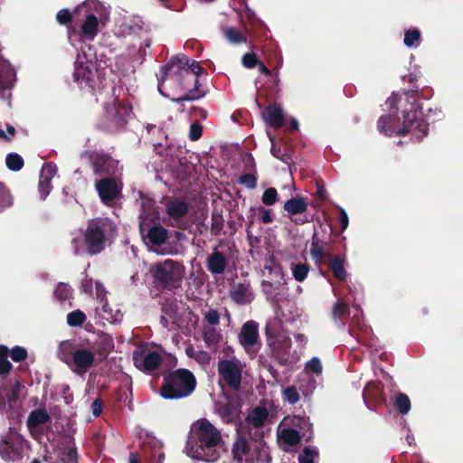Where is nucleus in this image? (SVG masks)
Returning <instances> with one entry per match:
<instances>
[{
	"label": "nucleus",
	"instance_id": "obj_31",
	"mask_svg": "<svg viewBox=\"0 0 463 463\" xmlns=\"http://www.w3.org/2000/svg\"><path fill=\"white\" fill-rule=\"evenodd\" d=\"M146 237L152 245L161 246L165 243L168 232L162 225H154L147 229Z\"/></svg>",
	"mask_w": 463,
	"mask_h": 463
},
{
	"label": "nucleus",
	"instance_id": "obj_34",
	"mask_svg": "<svg viewBox=\"0 0 463 463\" xmlns=\"http://www.w3.org/2000/svg\"><path fill=\"white\" fill-rule=\"evenodd\" d=\"M268 414V410L265 407L258 406L249 412L247 420L255 428H260L264 425Z\"/></svg>",
	"mask_w": 463,
	"mask_h": 463
},
{
	"label": "nucleus",
	"instance_id": "obj_51",
	"mask_svg": "<svg viewBox=\"0 0 463 463\" xmlns=\"http://www.w3.org/2000/svg\"><path fill=\"white\" fill-rule=\"evenodd\" d=\"M10 356L14 362L20 363L27 358L28 353L24 347L15 345L10 350Z\"/></svg>",
	"mask_w": 463,
	"mask_h": 463
},
{
	"label": "nucleus",
	"instance_id": "obj_62",
	"mask_svg": "<svg viewBox=\"0 0 463 463\" xmlns=\"http://www.w3.org/2000/svg\"><path fill=\"white\" fill-rule=\"evenodd\" d=\"M204 319L212 326H216L220 323V315L215 309H210L204 317Z\"/></svg>",
	"mask_w": 463,
	"mask_h": 463
},
{
	"label": "nucleus",
	"instance_id": "obj_49",
	"mask_svg": "<svg viewBox=\"0 0 463 463\" xmlns=\"http://www.w3.org/2000/svg\"><path fill=\"white\" fill-rule=\"evenodd\" d=\"M13 203V198L5 186L0 183V212Z\"/></svg>",
	"mask_w": 463,
	"mask_h": 463
},
{
	"label": "nucleus",
	"instance_id": "obj_18",
	"mask_svg": "<svg viewBox=\"0 0 463 463\" xmlns=\"http://www.w3.org/2000/svg\"><path fill=\"white\" fill-rule=\"evenodd\" d=\"M239 341L247 352L255 345L260 347L259 324L254 320L244 323L239 334Z\"/></svg>",
	"mask_w": 463,
	"mask_h": 463
},
{
	"label": "nucleus",
	"instance_id": "obj_30",
	"mask_svg": "<svg viewBox=\"0 0 463 463\" xmlns=\"http://www.w3.org/2000/svg\"><path fill=\"white\" fill-rule=\"evenodd\" d=\"M250 451V446L246 437L239 435L232 448V454L234 460L242 463L243 457Z\"/></svg>",
	"mask_w": 463,
	"mask_h": 463
},
{
	"label": "nucleus",
	"instance_id": "obj_22",
	"mask_svg": "<svg viewBox=\"0 0 463 463\" xmlns=\"http://www.w3.org/2000/svg\"><path fill=\"white\" fill-rule=\"evenodd\" d=\"M265 122L273 128H280L285 125V117L280 105L269 104L262 112Z\"/></svg>",
	"mask_w": 463,
	"mask_h": 463
},
{
	"label": "nucleus",
	"instance_id": "obj_57",
	"mask_svg": "<svg viewBox=\"0 0 463 463\" xmlns=\"http://www.w3.org/2000/svg\"><path fill=\"white\" fill-rule=\"evenodd\" d=\"M203 135V126L199 123H193L189 129V138L192 141H196L201 138Z\"/></svg>",
	"mask_w": 463,
	"mask_h": 463
},
{
	"label": "nucleus",
	"instance_id": "obj_28",
	"mask_svg": "<svg viewBox=\"0 0 463 463\" xmlns=\"http://www.w3.org/2000/svg\"><path fill=\"white\" fill-rule=\"evenodd\" d=\"M81 36L88 41H93L98 35L99 32V20L93 14H89L80 29Z\"/></svg>",
	"mask_w": 463,
	"mask_h": 463
},
{
	"label": "nucleus",
	"instance_id": "obj_37",
	"mask_svg": "<svg viewBox=\"0 0 463 463\" xmlns=\"http://www.w3.org/2000/svg\"><path fill=\"white\" fill-rule=\"evenodd\" d=\"M24 386L20 382H15L14 384L12 386L10 392L6 395V406L13 410L16 408L19 398H20V392L22 389H24Z\"/></svg>",
	"mask_w": 463,
	"mask_h": 463
},
{
	"label": "nucleus",
	"instance_id": "obj_14",
	"mask_svg": "<svg viewBox=\"0 0 463 463\" xmlns=\"http://www.w3.org/2000/svg\"><path fill=\"white\" fill-rule=\"evenodd\" d=\"M71 358L69 367L79 374L86 373L96 364V356L84 340Z\"/></svg>",
	"mask_w": 463,
	"mask_h": 463
},
{
	"label": "nucleus",
	"instance_id": "obj_15",
	"mask_svg": "<svg viewBox=\"0 0 463 463\" xmlns=\"http://www.w3.org/2000/svg\"><path fill=\"white\" fill-rule=\"evenodd\" d=\"M363 399L370 410H377L386 404L383 384L381 382L368 383L363 391Z\"/></svg>",
	"mask_w": 463,
	"mask_h": 463
},
{
	"label": "nucleus",
	"instance_id": "obj_38",
	"mask_svg": "<svg viewBox=\"0 0 463 463\" xmlns=\"http://www.w3.org/2000/svg\"><path fill=\"white\" fill-rule=\"evenodd\" d=\"M280 324L278 321H269L265 326V335L267 344L279 339L280 336L285 335L280 333Z\"/></svg>",
	"mask_w": 463,
	"mask_h": 463
},
{
	"label": "nucleus",
	"instance_id": "obj_44",
	"mask_svg": "<svg viewBox=\"0 0 463 463\" xmlns=\"http://www.w3.org/2000/svg\"><path fill=\"white\" fill-rule=\"evenodd\" d=\"M87 319L85 313L80 309L70 312L67 315V323L70 326H81Z\"/></svg>",
	"mask_w": 463,
	"mask_h": 463
},
{
	"label": "nucleus",
	"instance_id": "obj_12",
	"mask_svg": "<svg viewBox=\"0 0 463 463\" xmlns=\"http://www.w3.org/2000/svg\"><path fill=\"white\" fill-rule=\"evenodd\" d=\"M95 187L100 201L108 206L112 205L122 193V184L117 182L115 177L101 178L96 182Z\"/></svg>",
	"mask_w": 463,
	"mask_h": 463
},
{
	"label": "nucleus",
	"instance_id": "obj_60",
	"mask_svg": "<svg viewBox=\"0 0 463 463\" xmlns=\"http://www.w3.org/2000/svg\"><path fill=\"white\" fill-rule=\"evenodd\" d=\"M257 211L260 214V220L264 224H269L273 222L272 211L270 209L260 206L257 208Z\"/></svg>",
	"mask_w": 463,
	"mask_h": 463
},
{
	"label": "nucleus",
	"instance_id": "obj_9",
	"mask_svg": "<svg viewBox=\"0 0 463 463\" xmlns=\"http://www.w3.org/2000/svg\"><path fill=\"white\" fill-rule=\"evenodd\" d=\"M162 361L163 356L156 351L141 349L133 352L134 365L147 374H153L159 368Z\"/></svg>",
	"mask_w": 463,
	"mask_h": 463
},
{
	"label": "nucleus",
	"instance_id": "obj_3",
	"mask_svg": "<svg viewBox=\"0 0 463 463\" xmlns=\"http://www.w3.org/2000/svg\"><path fill=\"white\" fill-rule=\"evenodd\" d=\"M191 450L198 460L214 462L219 458L216 447L222 441L220 430L207 419L194 424Z\"/></svg>",
	"mask_w": 463,
	"mask_h": 463
},
{
	"label": "nucleus",
	"instance_id": "obj_25",
	"mask_svg": "<svg viewBox=\"0 0 463 463\" xmlns=\"http://www.w3.org/2000/svg\"><path fill=\"white\" fill-rule=\"evenodd\" d=\"M206 267L208 271L214 275H222L227 267V258L222 251L214 250L206 260Z\"/></svg>",
	"mask_w": 463,
	"mask_h": 463
},
{
	"label": "nucleus",
	"instance_id": "obj_46",
	"mask_svg": "<svg viewBox=\"0 0 463 463\" xmlns=\"http://www.w3.org/2000/svg\"><path fill=\"white\" fill-rule=\"evenodd\" d=\"M309 272V265L307 263L293 264L292 274L293 278L299 282H302L307 277Z\"/></svg>",
	"mask_w": 463,
	"mask_h": 463
},
{
	"label": "nucleus",
	"instance_id": "obj_24",
	"mask_svg": "<svg viewBox=\"0 0 463 463\" xmlns=\"http://www.w3.org/2000/svg\"><path fill=\"white\" fill-rule=\"evenodd\" d=\"M230 298L234 303L244 306L251 303L254 295L249 283H239L230 290Z\"/></svg>",
	"mask_w": 463,
	"mask_h": 463
},
{
	"label": "nucleus",
	"instance_id": "obj_53",
	"mask_svg": "<svg viewBox=\"0 0 463 463\" xmlns=\"http://www.w3.org/2000/svg\"><path fill=\"white\" fill-rule=\"evenodd\" d=\"M420 39V32L418 29L406 30L404 33L403 43L406 46L411 47Z\"/></svg>",
	"mask_w": 463,
	"mask_h": 463
},
{
	"label": "nucleus",
	"instance_id": "obj_4",
	"mask_svg": "<svg viewBox=\"0 0 463 463\" xmlns=\"http://www.w3.org/2000/svg\"><path fill=\"white\" fill-rule=\"evenodd\" d=\"M117 232L116 223L109 217H95L87 221L83 243L89 255L101 253Z\"/></svg>",
	"mask_w": 463,
	"mask_h": 463
},
{
	"label": "nucleus",
	"instance_id": "obj_5",
	"mask_svg": "<svg viewBox=\"0 0 463 463\" xmlns=\"http://www.w3.org/2000/svg\"><path fill=\"white\" fill-rule=\"evenodd\" d=\"M150 273L157 288L175 293L182 286L185 267L182 262L166 259L153 264Z\"/></svg>",
	"mask_w": 463,
	"mask_h": 463
},
{
	"label": "nucleus",
	"instance_id": "obj_20",
	"mask_svg": "<svg viewBox=\"0 0 463 463\" xmlns=\"http://www.w3.org/2000/svg\"><path fill=\"white\" fill-rule=\"evenodd\" d=\"M57 173V166L54 163L49 162L43 165L39 176L38 189L42 200L49 195L52 186V180Z\"/></svg>",
	"mask_w": 463,
	"mask_h": 463
},
{
	"label": "nucleus",
	"instance_id": "obj_10",
	"mask_svg": "<svg viewBox=\"0 0 463 463\" xmlns=\"http://www.w3.org/2000/svg\"><path fill=\"white\" fill-rule=\"evenodd\" d=\"M215 409L222 422L233 423L240 419L241 400L238 395H228L225 402H216Z\"/></svg>",
	"mask_w": 463,
	"mask_h": 463
},
{
	"label": "nucleus",
	"instance_id": "obj_23",
	"mask_svg": "<svg viewBox=\"0 0 463 463\" xmlns=\"http://www.w3.org/2000/svg\"><path fill=\"white\" fill-rule=\"evenodd\" d=\"M16 72L8 61L0 59V94L14 88Z\"/></svg>",
	"mask_w": 463,
	"mask_h": 463
},
{
	"label": "nucleus",
	"instance_id": "obj_35",
	"mask_svg": "<svg viewBox=\"0 0 463 463\" xmlns=\"http://www.w3.org/2000/svg\"><path fill=\"white\" fill-rule=\"evenodd\" d=\"M279 438L284 444L290 447L297 446L301 440L299 431L292 428L283 429L280 431Z\"/></svg>",
	"mask_w": 463,
	"mask_h": 463
},
{
	"label": "nucleus",
	"instance_id": "obj_61",
	"mask_svg": "<svg viewBox=\"0 0 463 463\" xmlns=\"http://www.w3.org/2000/svg\"><path fill=\"white\" fill-rule=\"evenodd\" d=\"M13 369V364L8 359L0 360V376L6 378Z\"/></svg>",
	"mask_w": 463,
	"mask_h": 463
},
{
	"label": "nucleus",
	"instance_id": "obj_11",
	"mask_svg": "<svg viewBox=\"0 0 463 463\" xmlns=\"http://www.w3.org/2000/svg\"><path fill=\"white\" fill-rule=\"evenodd\" d=\"M308 204L307 198L296 196L284 203L283 210L290 216L291 222L296 225H303L312 221V218L306 213Z\"/></svg>",
	"mask_w": 463,
	"mask_h": 463
},
{
	"label": "nucleus",
	"instance_id": "obj_27",
	"mask_svg": "<svg viewBox=\"0 0 463 463\" xmlns=\"http://www.w3.org/2000/svg\"><path fill=\"white\" fill-rule=\"evenodd\" d=\"M83 340L78 341L75 339L61 341L59 345V359L68 366H71V361L72 359L71 357L75 354V352L78 350Z\"/></svg>",
	"mask_w": 463,
	"mask_h": 463
},
{
	"label": "nucleus",
	"instance_id": "obj_26",
	"mask_svg": "<svg viewBox=\"0 0 463 463\" xmlns=\"http://www.w3.org/2000/svg\"><path fill=\"white\" fill-rule=\"evenodd\" d=\"M334 277L340 281L346 280L347 271L345 269V256L343 254L332 255L326 258V262Z\"/></svg>",
	"mask_w": 463,
	"mask_h": 463
},
{
	"label": "nucleus",
	"instance_id": "obj_2",
	"mask_svg": "<svg viewBox=\"0 0 463 463\" xmlns=\"http://www.w3.org/2000/svg\"><path fill=\"white\" fill-rule=\"evenodd\" d=\"M416 92L417 90L404 91L410 108L403 110L402 127H399V118L395 114L383 115L377 121V128L381 133L389 137L413 133L418 139H421L428 134L429 123L424 118L422 108L417 101Z\"/></svg>",
	"mask_w": 463,
	"mask_h": 463
},
{
	"label": "nucleus",
	"instance_id": "obj_6",
	"mask_svg": "<svg viewBox=\"0 0 463 463\" xmlns=\"http://www.w3.org/2000/svg\"><path fill=\"white\" fill-rule=\"evenodd\" d=\"M196 387V379L188 369L179 368L165 374L160 395L165 400H178L190 396Z\"/></svg>",
	"mask_w": 463,
	"mask_h": 463
},
{
	"label": "nucleus",
	"instance_id": "obj_29",
	"mask_svg": "<svg viewBox=\"0 0 463 463\" xmlns=\"http://www.w3.org/2000/svg\"><path fill=\"white\" fill-rule=\"evenodd\" d=\"M166 213L174 220L184 217L189 210V204L180 199H172L165 204Z\"/></svg>",
	"mask_w": 463,
	"mask_h": 463
},
{
	"label": "nucleus",
	"instance_id": "obj_7",
	"mask_svg": "<svg viewBox=\"0 0 463 463\" xmlns=\"http://www.w3.org/2000/svg\"><path fill=\"white\" fill-rule=\"evenodd\" d=\"M104 110L102 128L110 134L124 130L129 118L134 115L131 103L118 99L111 103H106Z\"/></svg>",
	"mask_w": 463,
	"mask_h": 463
},
{
	"label": "nucleus",
	"instance_id": "obj_63",
	"mask_svg": "<svg viewBox=\"0 0 463 463\" xmlns=\"http://www.w3.org/2000/svg\"><path fill=\"white\" fill-rule=\"evenodd\" d=\"M314 195L322 203L327 199L326 190L323 184L317 182V190Z\"/></svg>",
	"mask_w": 463,
	"mask_h": 463
},
{
	"label": "nucleus",
	"instance_id": "obj_8",
	"mask_svg": "<svg viewBox=\"0 0 463 463\" xmlns=\"http://www.w3.org/2000/svg\"><path fill=\"white\" fill-rule=\"evenodd\" d=\"M221 379L233 391H238L241 385L242 369L239 362L222 359L217 364Z\"/></svg>",
	"mask_w": 463,
	"mask_h": 463
},
{
	"label": "nucleus",
	"instance_id": "obj_13",
	"mask_svg": "<svg viewBox=\"0 0 463 463\" xmlns=\"http://www.w3.org/2000/svg\"><path fill=\"white\" fill-rule=\"evenodd\" d=\"M93 172L97 175L115 177L118 172V161L109 154L94 153L90 156Z\"/></svg>",
	"mask_w": 463,
	"mask_h": 463
},
{
	"label": "nucleus",
	"instance_id": "obj_59",
	"mask_svg": "<svg viewBox=\"0 0 463 463\" xmlns=\"http://www.w3.org/2000/svg\"><path fill=\"white\" fill-rule=\"evenodd\" d=\"M14 451V445L9 441L3 439L0 443V454L3 458H10Z\"/></svg>",
	"mask_w": 463,
	"mask_h": 463
},
{
	"label": "nucleus",
	"instance_id": "obj_52",
	"mask_svg": "<svg viewBox=\"0 0 463 463\" xmlns=\"http://www.w3.org/2000/svg\"><path fill=\"white\" fill-rule=\"evenodd\" d=\"M283 397L289 404H296L299 401V393L296 386L291 385L283 391Z\"/></svg>",
	"mask_w": 463,
	"mask_h": 463
},
{
	"label": "nucleus",
	"instance_id": "obj_41",
	"mask_svg": "<svg viewBox=\"0 0 463 463\" xmlns=\"http://www.w3.org/2000/svg\"><path fill=\"white\" fill-rule=\"evenodd\" d=\"M5 164L9 170L17 172L23 168L24 161L19 154L13 152L7 154L5 157Z\"/></svg>",
	"mask_w": 463,
	"mask_h": 463
},
{
	"label": "nucleus",
	"instance_id": "obj_19",
	"mask_svg": "<svg viewBox=\"0 0 463 463\" xmlns=\"http://www.w3.org/2000/svg\"><path fill=\"white\" fill-rule=\"evenodd\" d=\"M328 242L320 239L315 231L311 238L310 255L318 269L326 262V258L331 257V253L326 250Z\"/></svg>",
	"mask_w": 463,
	"mask_h": 463
},
{
	"label": "nucleus",
	"instance_id": "obj_17",
	"mask_svg": "<svg viewBox=\"0 0 463 463\" xmlns=\"http://www.w3.org/2000/svg\"><path fill=\"white\" fill-rule=\"evenodd\" d=\"M267 345L270 349L272 357L279 363V364L286 365L288 363L292 345L289 336H280L279 339Z\"/></svg>",
	"mask_w": 463,
	"mask_h": 463
},
{
	"label": "nucleus",
	"instance_id": "obj_42",
	"mask_svg": "<svg viewBox=\"0 0 463 463\" xmlns=\"http://www.w3.org/2000/svg\"><path fill=\"white\" fill-rule=\"evenodd\" d=\"M223 33L226 40L231 43L240 44L247 42L246 37L243 36V34L239 30L233 27H227Z\"/></svg>",
	"mask_w": 463,
	"mask_h": 463
},
{
	"label": "nucleus",
	"instance_id": "obj_36",
	"mask_svg": "<svg viewBox=\"0 0 463 463\" xmlns=\"http://www.w3.org/2000/svg\"><path fill=\"white\" fill-rule=\"evenodd\" d=\"M203 338L208 348L215 350L222 340V334L215 327H210L204 330Z\"/></svg>",
	"mask_w": 463,
	"mask_h": 463
},
{
	"label": "nucleus",
	"instance_id": "obj_50",
	"mask_svg": "<svg viewBox=\"0 0 463 463\" xmlns=\"http://www.w3.org/2000/svg\"><path fill=\"white\" fill-rule=\"evenodd\" d=\"M56 21L61 25L68 26L72 24L73 14L68 8L61 9L56 14Z\"/></svg>",
	"mask_w": 463,
	"mask_h": 463
},
{
	"label": "nucleus",
	"instance_id": "obj_40",
	"mask_svg": "<svg viewBox=\"0 0 463 463\" xmlns=\"http://www.w3.org/2000/svg\"><path fill=\"white\" fill-rule=\"evenodd\" d=\"M224 226V219L221 213L213 211L212 213L211 234L212 236L218 237Z\"/></svg>",
	"mask_w": 463,
	"mask_h": 463
},
{
	"label": "nucleus",
	"instance_id": "obj_32",
	"mask_svg": "<svg viewBox=\"0 0 463 463\" xmlns=\"http://www.w3.org/2000/svg\"><path fill=\"white\" fill-rule=\"evenodd\" d=\"M392 402L393 407L402 415H406L411 409V402L409 396L402 392H396L392 397Z\"/></svg>",
	"mask_w": 463,
	"mask_h": 463
},
{
	"label": "nucleus",
	"instance_id": "obj_58",
	"mask_svg": "<svg viewBox=\"0 0 463 463\" xmlns=\"http://www.w3.org/2000/svg\"><path fill=\"white\" fill-rule=\"evenodd\" d=\"M61 463H78V453L75 447L70 448L61 459Z\"/></svg>",
	"mask_w": 463,
	"mask_h": 463
},
{
	"label": "nucleus",
	"instance_id": "obj_39",
	"mask_svg": "<svg viewBox=\"0 0 463 463\" xmlns=\"http://www.w3.org/2000/svg\"><path fill=\"white\" fill-rule=\"evenodd\" d=\"M349 306L342 300H337L332 307V317L335 320H343L349 316Z\"/></svg>",
	"mask_w": 463,
	"mask_h": 463
},
{
	"label": "nucleus",
	"instance_id": "obj_64",
	"mask_svg": "<svg viewBox=\"0 0 463 463\" xmlns=\"http://www.w3.org/2000/svg\"><path fill=\"white\" fill-rule=\"evenodd\" d=\"M103 402L100 398L93 401L91 403V411L95 417H99L102 412Z\"/></svg>",
	"mask_w": 463,
	"mask_h": 463
},
{
	"label": "nucleus",
	"instance_id": "obj_33",
	"mask_svg": "<svg viewBox=\"0 0 463 463\" xmlns=\"http://www.w3.org/2000/svg\"><path fill=\"white\" fill-rule=\"evenodd\" d=\"M50 420L51 417L44 408L36 409L30 412L27 419V425L29 428L37 427L49 422Z\"/></svg>",
	"mask_w": 463,
	"mask_h": 463
},
{
	"label": "nucleus",
	"instance_id": "obj_56",
	"mask_svg": "<svg viewBox=\"0 0 463 463\" xmlns=\"http://www.w3.org/2000/svg\"><path fill=\"white\" fill-rule=\"evenodd\" d=\"M305 369L316 373L317 375L321 374L323 367L320 359L318 357H313L307 363Z\"/></svg>",
	"mask_w": 463,
	"mask_h": 463
},
{
	"label": "nucleus",
	"instance_id": "obj_16",
	"mask_svg": "<svg viewBox=\"0 0 463 463\" xmlns=\"http://www.w3.org/2000/svg\"><path fill=\"white\" fill-rule=\"evenodd\" d=\"M85 343L93 352L94 355H98L99 361L106 359L109 354L114 349V339L107 333L100 332L97 335L93 341L84 339Z\"/></svg>",
	"mask_w": 463,
	"mask_h": 463
},
{
	"label": "nucleus",
	"instance_id": "obj_54",
	"mask_svg": "<svg viewBox=\"0 0 463 463\" xmlns=\"http://www.w3.org/2000/svg\"><path fill=\"white\" fill-rule=\"evenodd\" d=\"M259 61L258 57L254 52H246L241 58V63L247 69L255 68Z\"/></svg>",
	"mask_w": 463,
	"mask_h": 463
},
{
	"label": "nucleus",
	"instance_id": "obj_47",
	"mask_svg": "<svg viewBox=\"0 0 463 463\" xmlns=\"http://www.w3.org/2000/svg\"><path fill=\"white\" fill-rule=\"evenodd\" d=\"M271 155L282 161L283 163L289 165L291 162L290 155L286 151L285 148H282L280 145L273 143L270 149Z\"/></svg>",
	"mask_w": 463,
	"mask_h": 463
},
{
	"label": "nucleus",
	"instance_id": "obj_43",
	"mask_svg": "<svg viewBox=\"0 0 463 463\" xmlns=\"http://www.w3.org/2000/svg\"><path fill=\"white\" fill-rule=\"evenodd\" d=\"M72 291L73 290L70 285H68L64 282H60V283H58L56 288L54 289L53 294H54V297L59 301H65V300L70 299L72 297Z\"/></svg>",
	"mask_w": 463,
	"mask_h": 463
},
{
	"label": "nucleus",
	"instance_id": "obj_21",
	"mask_svg": "<svg viewBox=\"0 0 463 463\" xmlns=\"http://www.w3.org/2000/svg\"><path fill=\"white\" fill-rule=\"evenodd\" d=\"M96 72L82 63L77 64L73 72V80L81 89L87 87L94 90L96 87Z\"/></svg>",
	"mask_w": 463,
	"mask_h": 463
},
{
	"label": "nucleus",
	"instance_id": "obj_55",
	"mask_svg": "<svg viewBox=\"0 0 463 463\" xmlns=\"http://www.w3.org/2000/svg\"><path fill=\"white\" fill-rule=\"evenodd\" d=\"M239 184L245 185L248 189H254L257 186V177L251 173L244 174L240 176Z\"/></svg>",
	"mask_w": 463,
	"mask_h": 463
},
{
	"label": "nucleus",
	"instance_id": "obj_45",
	"mask_svg": "<svg viewBox=\"0 0 463 463\" xmlns=\"http://www.w3.org/2000/svg\"><path fill=\"white\" fill-rule=\"evenodd\" d=\"M318 457V450L315 447L306 446L298 456V463H315V458Z\"/></svg>",
	"mask_w": 463,
	"mask_h": 463
},
{
	"label": "nucleus",
	"instance_id": "obj_1",
	"mask_svg": "<svg viewBox=\"0 0 463 463\" xmlns=\"http://www.w3.org/2000/svg\"><path fill=\"white\" fill-rule=\"evenodd\" d=\"M204 69L198 61L186 55L175 56L161 67L162 76L158 80V90L163 93L165 84L175 92L181 93L174 100L183 102L199 99L206 95L198 78Z\"/></svg>",
	"mask_w": 463,
	"mask_h": 463
},
{
	"label": "nucleus",
	"instance_id": "obj_48",
	"mask_svg": "<svg viewBox=\"0 0 463 463\" xmlns=\"http://www.w3.org/2000/svg\"><path fill=\"white\" fill-rule=\"evenodd\" d=\"M279 201V194L274 187H269L264 191L261 196V202L267 206H271Z\"/></svg>",
	"mask_w": 463,
	"mask_h": 463
}]
</instances>
